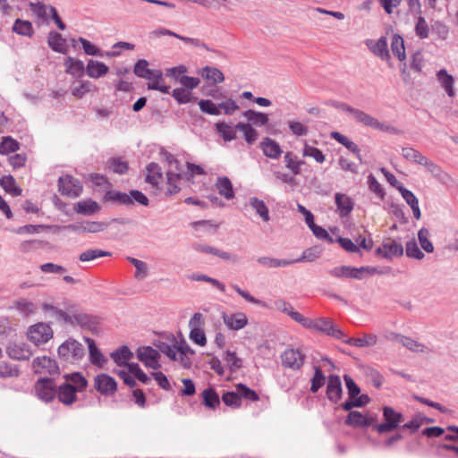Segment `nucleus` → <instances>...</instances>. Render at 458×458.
I'll list each match as a JSON object with an SVG mask.
<instances>
[{"label": "nucleus", "instance_id": "obj_63", "mask_svg": "<svg viewBox=\"0 0 458 458\" xmlns=\"http://www.w3.org/2000/svg\"><path fill=\"white\" fill-rule=\"evenodd\" d=\"M287 124L292 133L296 136H306L309 132V127L303 123L292 120Z\"/></svg>", "mask_w": 458, "mask_h": 458}, {"label": "nucleus", "instance_id": "obj_25", "mask_svg": "<svg viewBox=\"0 0 458 458\" xmlns=\"http://www.w3.org/2000/svg\"><path fill=\"white\" fill-rule=\"evenodd\" d=\"M76 393L71 383H63L58 387L56 396L63 404L71 405L77 400Z\"/></svg>", "mask_w": 458, "mask_h": 458}, {"label": "nucleus", "instance_id": "obj_31", "mask_svg": "<svg viewBox=\"0 0 458 458\" xmlns=\"http://www.w3.org/2000/svg\"><path fill=\"white\" fill-rule=\"evenodd\" d=\"M274 308L278 311L288 315L293 320L299 324L303 317L302 314L295 311L293 306L282 298L274 301Z\"/></svg>", "mask_w": 458, "mask_h": 458}, {"label": "nucleus", "instance_id": "obj_14", "mask_svg": "<svg viewBox=\"0 0 458 458\" xmlns=\"http://www.w3.org/2000/svg\"><path fill=\"white\" fill-rule=\"evenodd\" d=\"M59 191L62 195L76 198L81 195L82 186L71 175L61 176L58 180Z\"/></svg>", "mask_w": 458, "mask_h": 458}, {"label": "nucleus", "instance_id": "obj_13", "mask_svg": "<svg viewBox=\"0 0 458 458\" xmlns=\"http://www.w3.org/2000/svg\"><path fill=\"white\" fill-rule=\"evenodd\" d=\"M72 323H76L81 327L89 330L93 333L99 331L100 318L97 316L84 313V312H74L72 316H69Z\"/></svg>", "mask_w": 458, "mask_h": 458}, {"label": "nucleus", "instance_id": "obj_6", "mask_svg": "<svg viewBox=\"0 0 458 458\" xmlns=\"http://www.w3.org/2000/svg\"><path fill=\"white\" fill-rule=\"evenodd\" d=\"M166 161L169 164V170L166 172V195H174L180 191L181 187L179 182H181V169L179 168L178 160L170 153H166Z\"/></svg>", "mask_w": 458, "mask_h": 458}, {"label": "nucleus", "instance_id": "obj_43", "mask_svg": "<svg viewBox=\"0 0 458 458\" xmlns=\"http://www.w3.org/2000/svg\"><path fill=\"white\" fill-rule=\"evenodd\" d=\"M215 127L225 141H232L236 139V131L238 130L235 128V125L232 126L225 122H218Z\"/></svg>", "mask_w": 458, "mask_h": 458}, {"label": "nucleus", "instance_id": "obj_20", "mask_svg": "<svg viewBox=\"0 0 458 458\" xmlns=\"http://www.w3.org/2000/svg\"><path fill=\"white\" fill-rule=\"evenodd\" d=\"M30 9L32 13L37 17L38 24L47 22L48 18L53 14L55 8L52 5H47L44 3L37 2L30 3Z\"/></svg>", "mask_w": 458, "mask_h": 458}, {"label": "nucleus", "instance_id": "obj_15", "mask_svg": "<svg viewBox=\"0 0 458 458\" xmlns=\"http://www.w3.org/2000/svg\"><path fill=\"white\" fill-rule=\"evenodd\" d=\"M32 369L36 374L54 375L59 373L55 360L47 356L35 358L32 362Z\"/></svg>", "mask_w": 458, "mask_h": 458}, {"label": "nucleus", "instance_id": "obj_54", "mask_svg": "<svg viewBox=\"0 0 458 458\" xmlns=\"http://www.w3.org/2000/svg\"><path fill=\"white\" fill-rule=\"evenodd\" d=\"M157 70L148 69V63L144 59L139 60L134 66V73L140 78L147 80H152V74Z\"/></svg>", "mask_w": 458, "mask_h": 458}, {"label": "nucleus", "instance_id": "obj_37", "mask_svg": "<svg viewBox=\"0 0 458 458\" xmlns=\"http://www.w3.org/2000/svg\"><path fill=\"white\" fill-rule=\"evenodd\" d=\"M98 88L89 81H81L79 83L73 84L71 88V93L77 98H83L87 93L96 92Z\"/></svg>", "mask_w": 458, "mask_h": 458}, {"label": "nucleus", "instance_id": "obj_35", "mask_svg": "<svg viewBox=\"0 0 458 458\" xmlns=\"http://www.w3.org/2000/svg\"><path fill=\"white\" fill-rule=\"evenodd\" d=\"M64 66L66 67V72L75 78L81 77L86 72L83 62L71 56L65 60Z\"/></svg>", "mask_w": 458, "mask_h": 458}, {"label": "nucleus", "instance_id": "obj_30", "mask_svg": "<svg viewBox=\"0 0 458 458\" xmlns=\"http://www.w3.org/2000/svg\"><path fill=\"white\" fill-rule=\"evenodd\" d=\"M109 71L108 66L99 61L90 59L86 66V73L89 78L98 79L105 76Z\"/></svg>", "mask_w": 458, "mask_h": 458}, {"label": "nucleus", "instance_id": "obj_1", "mask_svg": "<svg viewBox=\"0 0 458 458\" xmlns=\"http://www.w3.org/2000/svg\"><path fill=\"white\" fill-rule=\"evenodd\" d=\"M157 350L150 346L140 347L137 351V358L146 367L157 369L160 368L158 359L159 352L166 355L170 360L177 361L182 368L190 369L192 364V357L195 352L190 347L186 340L179 335H168L164 339L156 342Z\"/></svg>", "mask_w": 458, "mask_h": 458}, {"label": "nucleus", "instance_id": "obj_39", "mask_svg": "<svg viewBox=\"0 0 458 458\" xmlns=\"http://www.w3.org/2000/svg\"><path fill=\"white\" fill-rule=\"evenodd\" d=\"M249 204L262 221L268 222L270 220L269 209L262 199L257 197H250Z\"/></svg>", "mask_w": 458, "mask_h": 458}, {"label": "nucleus", "instance_id": "obj_47", "mask_svg": "<svg viewBox=\"0 0 458 458\" xmlns=\"http://www.w3.org/2000/svg\"><path fill=\"white\" fill-rule=\"evenodd\" d=\"M64 378H65L64 383H71L72 386L77 392H82L87 387L88 381L81 373L76 372V373H72V374H66L64 376Z\"/></svg>", "mask_w": 458, "mask_h": 458}, {"label": "nucleus", "instance_id": "obj_34", "mask_svg": "<svg viewBox=\"0 0 458 458\" xmlns=\"http://www.w3.org/2000/svg\"><path fill=\"white\" fill-rule=\"evenodd\" d=\"M344 342L349 345L356 347L374 346L377 342V336L374 334H365L362 337L344 338Z\"/></svg>", "mask_w": 458, "mask_h": 458}, {"label": "nucleus", "instance_id": "obj_56", "mask_svg": "<svg viewBox=\"0 0 458 458\" xmlns=\"http://www.w3.org/2000/svg\"><path fill=\"white\" fill-rule=\"evenodd\" d=\"M428 238H429V231L427 228L422 227L418 232V239H419L420 244L421 248L426 252L432 253L434 251V246Z\"/></svg>", "mask_w": 458, "mask_h": 458}, {"label": "nucleus", "instance_id": "obj_42", "mask_svg": "<svg viewBox=\"0 0 458 458\" xmlns=\"http://www.w3.org/2000/svg\"><path fill=\"white\" fill-rule=\"evenodd\" d=\"M216 188L219 194L226 199H231L234 197L233 184L228 177H218L216 182Z\"/></svg>", "mask_w": 458, "mask_h": 458}, {"label": "nucleus", "instance_id": "obj_28", "mask_svg": "<svg viewBox=\"0 0 458 458\" xmlns=\"http://www.w3.org/2000/svg\"><path fill=\"white\" fill-rule=\"evenodd\" d=\"M263 154L269 158L278 159L283 153L280 145L270 138H265L260 143Z\"/></svg>", "mask_w": 458, "mask_h": 458}, {"label": "nucleus", "instance_id": "obj_23", "mask_svg": "<svg viewBox=\"0 0 458 458\" xmlns=\"http://www.w3.org/2000/svg\"><path fill=\"white\" fill-rule=\"evenodd\" d=\"M437 80L441 88L445 91L448 97L454 98L455 96L454 90V78L449 74L445 69H441L437 72Z\"/></svg>", "mask_w": 458, "mask_h": 458}, {"label": "nucleus", "instance_id": "obj_29", "mask_svg": "<svg viewBox=\"0 0 458 458\" xmlns=\"http://www.w3.org/2000/svg\"><path fill=\"white\" fill-rule=\"evenodd\" d=\"M146 182L152 187L159 190V184L163 182V174L160 166L157 163H150L146 167Z\"/></svg>", "mask_w": 458, "mask_h": 458}, {"label": "nucleus", "instance_id": "obj_58", "mask_svg": "<svg viewBox=\"0 0 458 458\" xmlns=\"http://www.w3.org/2000/svg\"><path fill=\"white\" fill-rule=\"evenodd\" d=\"M351 278L352 279H358L361 280L364 278L365 275H374L377 273V269L374 267H351Z\"/></svg>", "mask_w": 458, "mask_h": 458}, {"label": "nucleus", "instance_id": "obj_50", "mask_svg": "<svg viewBox=\"0 0 458 458\" xmlns=\"http://www.w3.org/2000/svg\"><path fill=\"white\" fill-rule=\"evenodd\" d=\"M0 185L13 196H20L22 190L16 186L15 179L12 175H5L0 179Z\"/></svg>", "mask_w": 458, "mask_h": 458}, {"label": "nucleus", "instance_id": "obj_61", "mask_svg": "<svg viewBox=\"0 0 458 458\" xmlns=\"http://www.w3.org/2000/svg\"><path fill=\"white\" fill-rule=\"evenodd\" d=\"M219 110L221 114L223 113L225 115H233L237 110L240 109V106L233 98H228L225 101H222L218 104Z\"/></svg>", "mask_w": 458, "mask_h": 458}, {"label": "nucleus", "instance_id": "obj_41", "mask_svg": "<svg viewBox=\"0 0 458 458\" xmlns=\"http://www.w3.org/2000/svg\"><path fill=\"white\" fill-rule=\"evenodd\" d=\"M12 30L18 35L28 38H31L34 34L32 23L21 19H16L14 21Z\"/></svg>", "mask_w": 458, "mask_h": 458}, {"label": "nucleus", "instance_id": "obj_3", "mask_svg": "<svg viewBox=\"0 0 458 458\" xmlns=\"http://www.w3.org/2000/svg\"><path fill=\"white\" fill-rule=\"evenodd\" d=\"M60 360L66 363L76 364L85 355V348L82 344L73 338H68L57 350Z\"/></svg>", "mask_w": 458, "mask_h": 458}, {"label": "nucleus", "instance_id": "obj_62", "mask_svg": "<svg viewBox=\"0 0 458 458\" xmlns=\"http://www.w3.org/2000/svg\"><path fill=\"white\" fill-rule=\"evenodd\" d=\"M415 33L421 39L428 38L429 28L425 18L422 16H420L417 19V22L415 25Z\"/></svg>", "mask_w": 458, "mask_h": 458}, {"label": "nucleus", "instance_id": "obj_59", "mask_svg": "<svg viewBox=\"0 0 458 458\" xmlns=\"http://www.w3.org/2000/svg\"><path fill=\"white\" fill-rule=\"evenodd\" d=\"M224 360L229 366L231 371H236L242 368V361L237 357L234 352L226 351L224 355Z\"/></svg>", "mask_w": 458, "mask_h": 458}, {"label": "nucleus", "instance_id": "obj_55", "mask_svg": "<svg viewBox=\"0 0 458 458\" xmlns=\"http://www.w3.org/2000/svg\"><path fill=\"white\" fill-rule=\"evenodd\" d=\"M203 403L206 406L215 409L219 403V396L212 388H207L202 393Z\"/></svg>", "mask_w": 458, "mask_h": 458}, {"label": "nucleus", "instance_id": "obj_40", "mask_svg": "<svg viewBox=\"0 0 458 458\" xmlns=\"http://www.w3.org/2000/svg\"><path fill=\"white\" fill-rule=\"evenodd\" d=\"M391 50L394 56L400 62H404L406 59L405 47L403 38L398 35L394 34L391 39Z\"/></svg>", "mask_w": 458, "mask_h": 458}, {"label": "nucleus", "instance_id": "obj_8", "mask_svg": "<svg viewBox=\"0 0 458 458\" xmlns=\"http://www.w3.org/2000/svg\"><path fill=\"white\" fill-rule=\"evenodd\" d=\"M53 335L54 332L51 327L43 322L30 326L27 331L28 339L37 346L47 343L53 338Z\"/></svg>", "mask_w": 458, "mask_h": 458}, {"label": "nucleus", "instance_id": "obj_11", "mask_svg": "<svg viewBox=\"0 0 458 458\" xmlns=\"http://www.w3.org/2000/svg\"><path fill=\"white\" fill-rule=\"evenodd\" d=\"M305 360V354L300 349L288 348L281 354V361L283 367L299 370Z\"/></svg>", "mask_w": 458, "mask_h": 458}, {"label": "nucleus", "instance_id": "obj_51", "mask_svg": "<svg viewBox=\"0 0 458 458\" xmlns=\"http://www.w3.org/2000/svg\"><path fill=\"white\" fill-rule=\"evenodd\" d=\"M110 256H112V253L109 251L102 250L99 249H89L80 254L79 259L81 262H89L98 258Z\"/></svg>", "mask_w": 458, "mask_h": 458}, {"label": "nucleus", "instance_id": "obj_12", "mask_svg": "<svg viewBox=\"0 0 458 458\" xmlns=\"http://www.w3.org/2000/svg\"><path fill=\"white\" fill-rule=\"evenodd\" d=\"M107 224L99 221H81L64 226V230L77 233H97L104 231Z\"/></svg>", "mask_w": 458, "mask_h": 458}, {"label": "nucleus", "instance_id": "obj_22", "mask_svg": "<svg viewBox=\"0 0 458 458\" xmlns=\"http://www.w3.org/2000/svg\"><path fill=\"white\" fill-rule=\"evenodd\" d=\"M342 392L343 390L340 377L336 375L329 376L327 386V398L331 402L336 403L341 399Z\"/></svg>", "mask_w": 458, "mask_h": 458}, {"label": "nucleus", "instance_id": "obj_57", "mask_svg": "<svg viewBox=\"0 0 458 458\" xmlns=\"http://www.w3.org/2000/svg\"><path fill=\"white\" fill-rule=\"evenodd\" d=\"M201 112L210 115H220L221 111L219 110L218 105H216L212 100L200 99L198 102Z\"/></svg>", "mask_w": 458, "mask_h": 458}, {"label": "nucleus", "instance_id": "obj_4", "mask_svg": "<svg viewBox=\"0 0 458 458\" xmlns=\"http://www.w3.org/2000/svg\"><path fill=\"white\" fill-rule=\"evenodd\" d=\"M350 115L352 119H354L358 123H360L364 126L370 127L374 130H378L381 131H386L391 134H399L401 131L396 127L379 122L377 118L372 115L365 113L362 110L352 108L351 110Z\"/></svg>", "mask_w": 458, "mask_h": 458}, {"label": "nucleus", "instance_id": "obj_7", "mask_svg": "<svg viewBox=\"0 0 458 458\" xmlns=\"http://www.w3.org/2000/svg\"><path fill=\"white\" fill-rule=\"evenodd\" d=\"M401 154L406 160L424 166L431 174L440 172V167L437 164L413 148L404 147L402 148Z\"/></svg>", "mask_w": 458, "mask_h": 458}, {"label": "nucleus", "instance_id": "obj_24", "mask_svg": "<svg viewBox=\"0 0 458 458\" xmlns=\"http://www.w3.org/2000/svg\"><path fill=\"white\" fill-rule=\"evenodd\" d=\"M375 422V418L367 417L363 415L361 412L357 411H350L348 414L345 424L354 428H363L373 425Z\"/></svg>", "mask_w": 458, "mask_h": 458}, {"label": "nucleus", "instance_id": "obj_10", "mask_svg": "<svg viewBox=\"0 0 458 458\" xmlns=\"http://www.w3.org/2000/svg\"><path fill=\"white\" fill-rule=\"evenodd\" d=\"M36 395L38 399L49 403L53 401L57 393L55 383L51 378H40L34 386Z\"/></svg>", "mask_w": 458, "mask_h": 458}, {"label": "nucleus", "instance_id": "obj_27", "mask_svg": "<svg viewBox=\"0 0 458 458\" xmlns=\"http://www.w3.org/2000/svg\"><path fill=\"white\" fill-rule=\"evenodd\" d=\"M84 340L88 344L90 362L95 366L103 368L107 361L106 358L99 351L93 339L84 337Z\"/></svg>", "mask_w": 458, "mask_h": 458}, {"label": "nucleus", "instance_id": "obj_26", "mask_svg": "<svg viewBox=\"0 0 458 458\" xmlns=\"http://www.w3.org/2000/svg\"><path fill=\"white\" fill-rule=\"evenodd\" d=\"M335 201L341 217L347 216L354 208L353 200L348 195L344 193H335Z\"/></svg>", "mask_w": 458, "mask_h": 458}, {"label": "nucleus", "instance_id": "obj_48", "mask_svg": "<svg viewBox=\"0 0 458 458\" xmlns=\"http://www.w3.org/2000/svg\"><path fill=\"white\" fill-rule=\"evenodd\" d=\"M132 356V352L127 346H123L111 353V358L118 366H126L128 360H130Z\"/></svg>", "mask_w": 458, "mask_h": 458}, {"label": "nucleus", "instance_id": "obj_2", "mask_svg": "<svg viewBox=\"0 0 458 458\" xmlns=\"http://www.w3.org/2000/svg\"><path fill=\"white\" fill-rule=\"evenodd\" d=\"M300 325L307 329L321 332L335 339L345 338L344 333L338 327H335L333 321L327 318H318L312 319L303 316Z\"/></svg>", "mask_w": 458, "mask_h": 458}, {"label": "nucleus", "instance_id": "obj_32", "mask_svg": "<svg viewBox=\"0 0 458 458\" xmlns=\"http://www.w3.org/2000/svg\"><path fill=\"white\" fill-rule=\"evenodd\" d=\"M394 340L402 344V345L411 352L423 353L429 351V349L425 344L408 336L395 334Z\"/></svg>", "mask_w": 458, "mask_h": 458}, {"label": "nucleus", "instance_id": "obj_33", "mask_svg": "<svg viewBox=\"0 0 458 458\" xmlns=\"http://www.w3.org/2000/svg\"><path fill=\"white\" fill-rule=\"evenodd\" d=\"M73 209L78 214L90 216L98 213L100 210V206L97 201L89 199L76 203Z\"/></svg>", "mask_w": 458, "mask_h": 458}, {"label": "nucleus", "instance_id": "obj_64", "mask_svg": "<svg viewBox=\"0 0 458 458\" xmlns=\"http://www.w3.org/2000/svg\"><path fill=\"white\" fill-rule=\"evenodd\" d=\"M172 96L179 104H187L192 100L191 92L183 88L174 89Z\"/></svg>", "mask_w": 458, "mask_h": 458}, {"label": "nucleus", "instance_id": "obj_21", "mask_svg": "<svg viewBox=\"0 0 458 458\" xmlns=\"http://www.w3.org/2000/svg\"><path fill=\"white\" fill-rule=\"evenodd\" d=\"M6 353L13 360H25L32 355L30 348L23 343H10Z\"/></svg>", "mask_w": 458, "mask_h": 458}, {"label": "nucleus", "instance_id": "obj_19", "mask_svg": "<svg viewBox=\"0 0 458 458\" xmlns=\"http://www.w3.org/2000/svg\"><path fill=\"white\" fill-rule=\"evenodd\" d=\"M94 385L99 393L106 395L114 394L117 386L115 380L106 374L98 375L95 377Z\"/></svg>", "mask_w": 458, "mask_h": 458}, {"label": "nucleus", "instance_id": "obj_44", "mask_svg": "<svg viewBox=\"0 0 458 458\" xmlns=\"http://www.w3.org/2000/svg\"><path fill=\"white\" fill-rule=\"evenodd\" d=\"M235 128L243 133L245 141L248 144H253L259 138L258 131L249 123H238Z\"/></svg>", "mask_w": 458, "mask_h": 458}, {"label": "nucleus", "instance_id": "obj_53", "mask_svg": "<svg viewBox=\"0 0 458 458\" xmlns=\"http://www.w3.org/2000/svg\"><path fill=\"white\" fill-rule=\"evenodd\" d=\"M243 116L254 125L264 126L268 123L267 114L254 110H247L243 113Z\"/></svg>", "mask_w": 458, "mask_h": 458}, {"label": "nucleus", "instance_id": "obj_17", "mask_svg": "<svg viewBox=\"0 0 458 458\" xmlns=\"http://www.w3.org/2000/svg\"><path fill=\"white\" fill-rule=\"evenodd\" d=\"M366 45L369 49L381 60L386 61L391 66L390 64V53L388 50V44L386 37H381L377 40L369 39L366 41Z\"/></svg>", "mask_w": 458, "mask_h": 458}, {"label": "nucleus", "instance_id": "obj_49", "mask_svg": "<svg viewBox=\"0 0 458 458\" xmlns=\"http://www.w3.org/2000/svg\"><path fill=\"white\" fill-rule=\"evenodd\" d=\"M48 46L57 53H64L66 43L62 35L57 32H50L47 38Z\"/></svg>", "mask_w": 458, "mask_h": 458}, {"label": "nucleus", "instance_id": "obj_60", "mask_svg": "<svg viewBox=\"0 0 458 458\" xmlns=\"http://www.w3.org/2000/svg\"><path fill=\"white\" fill-rule=\"evenodd\" d=\"M19 149V143L11 137H4L0 143V154L5 155Z\"/></svg>", "mask_w": 458, "mask_h": 458}, {"label": "nucleus", "instance_id": "obj_9", "mask_svg": "<svg viewBox=\"0 0 458 458\" xmlns=\"http://www.w3.org/2000/svg\"><path fill=\"white\" fill-rule=\"evenodd\" d=\"M383 416L385 422L374 425V428L379 434L394 430L403 421V414L395 411L392 407H384Z\"/></svg>", "mask_w": 458, "mask_h": 458}, {"label": "nucleus", "instance_id": "obj_52", "mask_svg": "<svg viewBox=\"0 0 458 458\" xmlns=\"http://www.w3.org/2000/svg\"><path fill=\"white\" fill-rule=\"evenodd\" d=\"M201 75L208 81L217 84L225 81L224 73L216 67L206 66L202 69Z\"/></svg>", "mask_w": 458, "mask_h": 458}, {"label": "nucleus", "instance_id": "obj_5", "mask_svg": "<svg viewBox=\"0 0 458 458\" xmlns=\"http://www.w3.org/2000/svg\"><path fill=\"white\" fill-rule=\"evenodd\" d=\"M350 115L352 119H354L358 123H360L364 126L370 127L374 130H378L381 131H386L391 134H399L401 131L396 127L379 122L377 118L372 115L365 113L362 110L352 108L351 110Z\"/></svg>", "mask_w": 458, "mask_h": 458}, {"label": "nucleus", "instance_id": "obj_46", "mask_svg": "<svg viewBox=\"0 0 458 458\" xmlns=\"http://www.w3.org/2000/svg\"><path fill=\"white\" fill-rule=\"evenodd\" d=\"M126 259L134 266V277L137 280H144L148 276V266L146 262L132 257H127Z\"/></svg>", "mask_w": 458, "mask_h": 458}, {"label": "nucleus", "instance_id": "obj_16", "mask_svg": "<svg viewBox=\"0 0 458 458\" xmlns=\"http://www.w3.org/2000/svg\"><path fill=\"white\" fill-rule=\"evenodd\" d=\"M375 253L381 258L392 259L394 257H401L403 254V247L396 241L388 239L384 242L381 246L377 248Z\"/></svg>", "mask_w": 458, "mask_h": 458}, {"label": "nucleus", "instance_id": "obj_38", "mask_svg": "<svg viewBox=\"0 0 458 458\" xmlns=\"http://www.w3.org/2000/svg\"><path fill=\"white\" fill-rule=\"evenodd\" d=\"M330 137L352 151L360 162L362 161L359 147L348 137L338 131H332Z\"/></svg>", "mask_w": 458, "mask_h": 458}, {"label": "nucleus", "instance_id": "obj_18", "mask_svg": "<svg viewBox=\"0 0 458 458\" xmlns=\"http://www.w3.org/2000/svg\"><path fill=\"white\" fill-rule=\"evenodd\" d=\"M222 318L229 330L238 331L245 327L248 324L247 316L243 312L232 314L223 312Z\"/></svg>", "mask_w": 458, "mask_h": 458}, {"label": "nucleus", "instance_id": "obj_45", "mask_svg": "<svg viewBox=\"0 0 458 458\" xmlns=\"http://www.w3.org/2000/svg\"><path fill=\"white\" fill-rule=\"evenodd\" d=\"M284 160L285 163V167L290 170L293 175H297L301 174V165L303 162L298 158V157L293 152H286Z\"/></svg>", "mask_w": 458, "mask_h": 458}, {"label": "nucleus", "instance_id": "obj_36", "mask_svg": "<svg viewBox=\"0 0 458 458\" xmlns=\"http://www.w3.org/2000/svg\"><path fill=\"white\" fill-rule=\"evenodd\" d=\"M257 262L266 268L284 267L293 264V261L286 259H276L268 256L259 257Z\"/></svg>", "mask_w": 458, "mask_h": 458}]
</instances>
